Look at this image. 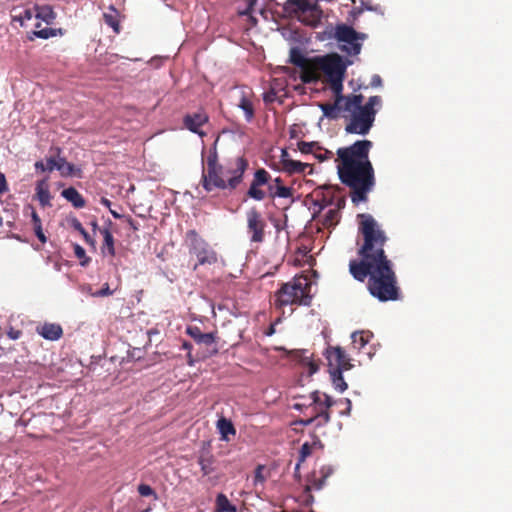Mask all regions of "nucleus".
Returning a JSON list of instances; mask_svg holds the SVG:
<instances>
[{
    "mask_svg": "<svg viewBox=\"0 0 512 512\" xmlns=\"http://www.w3.org/2000/svg\"><path fill=\"white\" fill-rule=\"evenodd\" d=\"M217 429H218L219 433L221 434L222 440H229V435L234 436L236 434V429H235L233 423L231 422V420H229L225 417H221L217 421Z\"/></svg>",
    "mask_w": 512,
    "mask_h": 512,
    "instance_id": "nucleus-29",
    "label": "nucleus"
},
{
    "mask_svg": "<svg viewBox=\"0 0 512 512\" xmlns=\"http://www.w3.org/2000/svg\"><path fill=\"white\" fill-rule=\"evenodd\" d=\"M340 220L338 209H330L324 216L323 225L326 227L335 226Z\"/></svg>",
    "mask_w": 512,
    "mask_h": 512,
    "instance_id": "nucleus-37",
    "label": "nucleus"
},
{
    "mask_svg": "<svg viewBox=\"0 0 512 512\" xmlns=\"http://www.w3.org/2000/svg\"><path fill=\"white\" fill-rule=\"evenodd\" d=\"M231 103L243 110L245 120L251 122L255 116L254 93L246 86L235 87L230 93Z\"/></svg>",
    "mask_w": 512,
    "mask_h": 512,
    "instance_id": "nucleus-10",
    "label": "nucleus"
},
{
    "mask_svg": "<svg viewBox=\"0 0 512 512\" xmlns=\"http://www.w3.org/2000/svg\"><path fill=\"white\" fill-rule=\"evenodd\" d=\"M346 204V198L343 195H340V192L338 190H333L331 188H328L326 192L323 194L322 198V206H328V205H334V209H338V212L340 213V210L345 207Z\"/></svg>",
    "mask_w": 512,
    "mask_h": 512,
    "instance_id": "nucleus-21",
    "label": "nucleus"
},
{
    "mask_svg": "<svg viewBox=\"0 0 512 512\" xmlns=\"http://www.w3.org/2000/svg\"><path fill=\"white\" fill-rule=\"evenodd\" d=\"M247 232L250 235V241L253 243H262L265 239L266 223L262 214L257 208L252 207L246 212Z\"/></svg>",
    "mask_w": 512,
    "mask_h": 512,
    "instance_id": "nucleus-12",
    "label": "nucleus"
},
{
    "mask_svg": "<svg viewBox=\"0 0 512 512\" xmlns=\"http://www.w3.org/2000/svg\"><path fill=\"white\" fill-rule=\"evenodd\" d=\"M216 512H237V507L230 503L227 496L219 493L216 497Z\"/></svg>",
    "mask_w": 512,
    "mask_h": 512,
    "instance_id": "nucleus-32",
    "label": "nucleus"
},
{
    "mask_svg": "<svg viewBox=\"0 0 512 512\" xmlns=\"http://www.w3.org/2000/svg\"><path fill=\"white\" fill-rule=\"evenodd\" d=\"M370 140H358L337 150V172L342 184L350 189L354 205L368 201V194L376 184L375 172L369 159Z\"/></svg>",
    "mask_w": 512,
    "mask_h": 512,
    "instance_id": "nucleus-2",
    "label": "nucleus"
},
{
    "mask_svg": "<svg viewBox=\"0 0 512 512\" xmlns=\"http://www.w3.org/2000/svg\"><path fill=\"white\" fill-rule=\"evenodd\" d=\"M182 349L190 351L192 349V344L187 341H184L182 344Z\"/></svg>",
    "mask_w": 512,
    "mask_h": 512,
    "instance_id": "nucleus-58",
    "label": "nucleus"
},
{
    "mask_svg": "<svg viewBox=\"0 0 512 512\" xmlns=\"http://www.w3.org/2000/svg\"><path fill=\"white\" fill-rule=\"evenodd\" d=\"M311 282L306 276L294 277L290 282L282 284L275 293L274 304L277 307L287 305L309 306L312 302Z\"/></svg>",
    "mask_w": 512,
    "mask_h": 512,
    "instance_id": "nucleus-5",
    "label": "nucleus"
},
{
    "mask_svg": "<svg viewBox=\"0 0 512 512\" xmlns=\"http://www.w3.org/2000/svg\"><path fill=\"white\" fill-rule=\"evenodd\" d=\"M318 66L327 76L330 88L334 93H340L343 90V77L346 71V65L340 55L333 53L318 59Z\"/></svg>",
    "mask_w": 512,
    "mask_h": 512,
    "instance_id": "nucleus-7",
    "label": "nucleus"
},
{
    "mask_svg": "<svg viewBox=\"0 0 512 512\" xmlns=\"http://www.w3.org/2000/svg\"><path fill=\"white\" fill-rule=\"evenodd\" d=\"M35 18L44 21L47 25L53 24L56 19V13L49 5L38 6L34 5Z\"/></svg>",
    "mask_w": 512,
    "mask_h": 512,
    "instance_id": "nucleus-26",
    "label": "nucleus"
},
{
    "mask_svg": "<svg viewBox=\"0 0 512 512\" xmlns=\"http://www.w3.org/2000/svg\"><path fill=\"white\" fill-rule=\"evenodd\" d=\"M101 203H102L104 206H106V207H110V205H111L110 200H108L107 198H102V199H101Z\"/></svg>",
    "mask_w": 512,
    "mask_h": 512,
    "instance_id": "nucleus-61",
    "label": "nucleus"
},
{
    "mask_svg": "<svg viewBox=\"0 0 512 512\" xmlns=\"http://www.w3.org/2000/svg\"><path fill=\"white\" fill-rule=\"evenodd\" d=\"M22 335V332L18 329H15L13 327H10L9 330L7 331V336L11 339V340H17L21 337Z\"/></svg>",
    "mask_w": 512,
    "mask_h": 512,
    "instance_id": "nucleus-47",
    "label": "nucleus"
},
{
    "mask_svg": "<svg viewBox=\"0 0 512 512\" xmlns=\"http://www.w3.org/2000/svg\"><path fill=\"white\" fill-rule=\"evenodd\" d=\"M111 214L113 215L114 218L116 219H119L121 218L122 216L120 214H118L116 211H113V210H110Z\"/></svg>",
    "mask_w": 512,
    "mask_h": 512,
    "instance_id": "nucleus-64",
    "label": "nucleus"
},
{
    "mask_svg": "<svg viewBox=\"0 0 512 512\" xmlns=\"http://www.w3.org/2000/svg\"><path fill=\"white\" fill-rule=\"evenodd\" d=\"M80 234L83 236L86 243L91 244V245L95 244V241L91 238V236L85 229Z\"/></svg>",
    "mask_w": 512,
    "mask_h": 512,
    "instance_id": "nucleus-55",
    "label": "nucleus"
},
{
    "mask_svg": "<svg viewBox=\"0 0 512 512\" xmlns=\"http://www.w3.org/2000/svg\"><path fill=\"white\" fill-rule=\"evenodd\" d=\"M71 226L79 233L83 232V230L85 229L77 218H73L71 220Z\"/></svg>",
    "mask_w": 512,
    "mask_h": 512,
    "instance_id": "nucleus-53",
    "label": "nucleus"
},
{
    "mask_svg": "<svg viewBox=\"0 0 512 512\" xmlns=\"http://www.w3.org/2000/svg\"><path fill=\"white\" fill-rule=\"evenodd\" d=\"M62 176H70L74 173V165L67 162L65 158L59 157L57 159V168Z\"/></svg>",
    "mask_w": 512,
    "mask_h": 512,
    "instance_id": "nucleus-38",
    "label": "nucleus"
},
{
    "mask_svg": "<svg viewBox=\"0 0 512 512\" xmlns=\"http://www.w3.org/2000/svg\"><path fill=\"white\" fill-rule=\"evenodd\" d=\"M323 444L317 436H313V440L311 442H305L302 444L299 450L298 462L295 466V473H297L300 469L301 464L310 457L315 450L322 449Z\"/></svg>",
    "mask_w": 512,
    "mask_h": 512,
    "instance_id": "nucleus-19",
    "label": "nucleus"
},
{
    "mask_svg": "<svg viewBox=\"0 0 512 512\" xmlns=\"http://www.w3.org/2000/svg\"><path fill=\"white\" fill-rule=\"evenodd\" d=\"M303 366L308 368L309 375H313L319 369V364L316 361L312 360V358L306 361V363Z\"/></svg>",
    "mask_w": 512,
    "mask_h": 512,
    "instance_id": "nucleus-44",
    "label": "nucleus"
},
{
    "mask_svg": "<svg viewBox=\"0 0 512 512\" xmlns=\"http://www.w3.org/2000/svg\"><path fill=\"white\" fill-rule=\"evenodd\" d=\"M256 0H252L247 8V10L243 14H248L252 10L253 5L255 4Z\"/></svg>",
    "mask_w": 512,
    "mask_h": 512,
    "instance_id": "nucleus-60",
    "label": "nucleus"
},
{
    "mask_svg": "<svg viewBox=\"0 0 512 512\" xmlns=\"http://www.w3.org/2000/svg\"><path fill=\"white\" fill-rule=\"evenodd\" d=\"M287 160H292V159L290 158L289 153L285 149H283L281 156H280V163L282 165V169L285 168V163Z\"/></svg>",
    "mask_w": 512,
    "mask_h": 512,
    "instance_id": "nucleus-54",
    "label": "nucleus"
},
{
    "mask_svg": "<svg viewBox=\"0 0 512 512\" xmlns=\"http://www.w3.org/2000/svg\"><path fill=\"white\" fill-rule=\"evenodd\" d=\"M138 493L143 497L152 496L155 500L158 498L157 493L154 489L147 484H140L137 488Z\"/></svg>",
    "mask_w": 512,
    "mask_h": 512,
    "instance_id": "nucleus-40",
    "label": "nucleus"
},
{
    "mask_svg": "<svg viewBox=\"0 0 512 512\" xmlns=\"http://www.w3.org/2000/svg\"><path fill=\"white\" fill-rule=\"evenodd\" d=\"M74 253L78 259H84L83 261H81V265L84 266L88 263L89 259L86 258V252L82 246H80L79 244H75L74 245Z\"/></svg>",
    "mask_w": 512,
    "mask_h": 512,
    "instance_id": "nucleus-42",
    "label": "nucleus"
},
{
    "mask_svg": "<svg viewBox=\"0 0 512 512\" xmlns=\"http://www.w3.org/2000/svg\"><path fill=\"white\" fill-rule=\"evenodd\" d=\"M29 209L31 210V219L33 227L39 224H42L41 219L35 209L32 206H29Z\"/></svg>",
    "mask_w": 512,
    "mask_h": 512,
    "instance_id": "nucleus-49",
    "label": "nucleus"
},
{
    "mask_svg": "<svg viewBox=\"0 0 512 512\" xmlns=\"http://www.w3.org/2000/svg\"><path fill=\"white\" fill-rule=\"evenodd\" d=\"M343 372L339 369H329L330 377L334 388L339 392H344L348 385L343 378Z\"/></svg>",
    "mask_w": 512,
    "mask_h": 512,
    "instance_id": "nucleus-31",
    "label": "nucleus"
},
{
    "mask_svg": "<svg viewBox=\"0 0 512 512\" xmlns=\"http://www.w3.org/2000/svg\"><path fill=\"white\" fill-rule=\"evenodd\" d=\"M61 196L70 202L74 208L80 209L86 205V200L74 187L64 189L61 192Z\"/></svg>",
    "mask_w": 512,
    "mask_h": 512,
    "instance_id": "nucleus-24",
    "label": "nucleus"
},
{
    "mask_svg": "<svg viewBox=\"0 0 512 512\" xmlns=\"http://www.w3.org/2000/svg\"><path fill=\"white\" fill-rule=\"evenodd\" d=\"M339 403L340 404H344L346 406L345 411H342L341 414L342 415H349L350 411H351V407H352L351 400L348 399V398H345L343 400H340Z\"/></svg>",
    "mask_w": 512,
    "mask_h": 512,
    "instance_id": "nucleus-50",
    "label": "nucleus"
},
{
    "mask_svg": "<svg viewBox=\"0 0 512 512\" xmlns=\"http://www.w3.org/2000/svg\"><path fill=\"white\" fill-rule=\"evenodd\" d=\"M216 462L215 457L210 453L202 454L198 458V464L204 476H208L216 471Z\"/></svg>",
    "mask_w": 512,
    "mask_h": 512,
    "instance_id": "nucleus-25",
    "label": "nucleus"
},
{
    "mask_svg": "<svg viewBox=\"0 0 512 512\" xmlns=\"http://www.w3.org/2000/svg\"><path fill=\"white\" fill-rule=\"evenodd\" d=\"M284 10L290 14L298 15L302 22L311 26L316 25L319 19L317 4L310 3L307 0H287L284 4Z\"/></svg>",
    "mask_w": 512,
    "mask_h": 512,
    "instance_id": "nucleus-9",
    "label": "nucleus"
},
{
    "mask_svg": "<svg viewBox=\"0 0 512 512\" xmlns=\"http://www.w3.org/2000/svg\"><path fill=\"white\" fill-rule=\"evenodd\" d=\"M45 166L47 167V171H53L54 169L57 168V159H55L54 157L47 158Z\"/></svg>",
    "mask_w": 512,
    "mask_h": 512,
    "instance_id": "nucleus-48",
    "label": "nucleus"
},
{
    "mask_svg": "<svg viewBox=\"0 0 512 512\" xmlns=\"http://www.w3.org/2000/svg\"><path fill=\"white\" fill-rule=\"evenodd\" d=\"M264 467L262 465H258L255 469L254 473V483H263L265 481V477L263 476Z\"/></svg>",
    "mask_w": 512,
    "mask_h": 512,
    "instance_id": "nucleus-45",
    "label": "nucleus"
},
{
    "mask_svg": "<svg viewBox=\"0 0 512 512\" xmlns=\"http://www.w3.org/2000/svg\"><path fill=\"white\" fill-rule=\"evenodd\" d=\"M310 397L312 399L314 416L318 419L317 427L326 425L331 420L330 408L336 401L328 394L319 391L312 392Z\"/></svg>",
    "mask_w": 512,
    "mask_h": 512,
    "instance_id": "nucleus-11",
    "label": "nucleus"
},
{
    "mask_svg": "<svg viewBox=\"0 0 512 512\" xmlns=\"http://www.w3.org/2000/svg\"><path fill=\"white\" fill-rule=\"evenodd\" d=\"M103 236V244L101 247L103 254H108L111 257L115 256L114 237L109 229L104 228L100 230Z\"/></svg>",
    "mask_w": 512,
    "mask_h": 512,
    "instance_id": "nucleus-30",
    "label": "nucleus"
},
{
    "mask_svg": "<svg viewBox=\"0 0 512 512\" xmlns=\"http://www.w3.org/2000/svg\"><path fill=\"white\" fill-rule=\"evenodd\" d=\"M317 422H318V419L317 417H315L314 415L311 416L310 418L308 419H301L299 421L300 424L304 425V426H308V425H311V424H315V426L317 427Z\"/></svg>",
    "mask_w": 512,
    "mask_h": 512,
    "instance_id": "nucleus-52",
    "label": "nucleus"
},
{
    "mask_svg": "<svg viewBox=\"0 0 512 512\" xmlns=\"http://www.w3.org/2000/svg\"><path fill=\"white\" fill-rule=\"evenodd\" d=\"M372 334L370 332H354L351 335L352 345L354 349L361 350L370 341Z\"/></svg>",
    "mask_w": 512,
    "mask_h": 512,
    "instance_id": "nucleus-33",
    "label": "nucleus"
},
{
    "mask_svg": "<svg viewBox=\"0 0 512 512\" xmlns=\"http://www.w3.org/2000/svg\"><path fill=\"white\" fill-rule=\"evenodd\" d=\"M333 156V153L327 149H323L322 151H317L314 154V157L319 160V162H323L325 160L330 159Z\"/></svg>",
    "mask_w": 512,
    "mask_h": 512,
    "instance_id": "nucleus-43",
    "label": "nucleus"
},
{
    "mask_svg": "<svg viewBox=\"0 0 512 512\" xmlns=\"http://www.w3.org/2000/svg\"><path fill=\"white\" fill-rule=\"evenodd\" d=\"M35 168H36V170H40L42 172L47 171V167L45 166V164L42 161H37L35 163Z\"/></svg>",
    "mask_w": 512,
    "mask_h": 512,
    "instance_id": "nucleus-56",
    "label": "nucleus"
},
{
    "mask_svg": "<svg viewBox=\"0 0 512 512\" xmlns=\"http://www.w3.org/2000/svg\"><path fill=\"white\" fill-rule=\"evenodd\" d=\"M186 333L199 345L211 346L217 340V333H203L197 326H188Z\"/></svg>",
    "mask_w": 512,
    "mask_h": 512,
    "instance_id": "nucleus-18",
    "label": "nucleus"
},
{
    "mask_svg": "<svg viewBox=\"0 0 512 512\" xmlns=\"http://www.w3.org/2000/svg\"><path fill=\"white\" fill-rule=\"evenodd\" d=\"M334 94V103L319 104V107L322 110L324 116L329 119H337L340 115V112H343V105L346 103V96H344L342 92Z\"/></svg>",
    "mask_w": 512,
    "mask_h": 512,
    "instance_id": "nucleus-17",
    "label": "nucleus"
},
{
    "mask_svg": "<svg viewBox=\"0 0 512 512\" xmlns=\"http://www.w3.org/2000/svg\"><path fill=\"white\" fill-rule=\"evenodd\" d=\"M103 19L105 24L111 27L115 33L120 32V23L117 18V11L115 9H112V13H104Z\"/></svg>",
    "mask_w": 512,
    "mask_h": 512,
    "instance_id": "nucleus-35",
    "label": "nucleus"
},
{
    "mask_svg": "<svg viewBox=\"0 0 512 512\" xmlns=\"http://www.w3.org/2000/svg\"><path fill=\"white\" fill-rule=\"evenodd\" d=\"M269 196L271 198L279 197V198H290L293 196V189L291 187H286L284 185H277L275 187V192H272V184L268 185Z\"/></svg>",
    "mask_w": 512,
    "mask_h": 512,
    "instance_id": "nucleus-34",
    "label": "nucleus"
},
{
    "mask_svg": "<svg viewBox=\"0 0 512 512\" xmlns=\"http://www.w3.org/2000/svg\"><path fill=\"white\" fill-rule=\"evenodd\" d=\"M274 185H275V187H276L277 185H283V184H282V180H281V178H280V177H277V178H275V179H274Z\"/></svg>",
    "mask_w": 512,
    "mask_h": 512,
    "instance_id": "nucleus-63",
    "label": "nucleus"
},
{
    "mask_svg": "<svg viewBox=\"0 0 512 512\" xmlns=\"http://www.w3.org/2000/svg\"><path fill=\"white\" fill-rule=\"evenodd\" d=\"M357 219L363 244L358 250L361 259L349 262L350 274L360 282L368 278L367 289L379 301L399 300L397 276L384 250L388 240L385 231L371 214L360 213Z\"/></svg>",
    "mask_w": 512,
    "mask_h": 512,
    "instance_id": "nucleus-1",
    "label": "nucleus"
},
{
    "mask_svg": "<svg viewBox=\"0 0 512 512\" xmlns=\"http://www.w3.org/2000/svg\"><path fill=\"white\" fill-rule=\"evenodd\" d=\"M36 237L41 241V243H46L47 238L43 232L42 224L36 225L33 227Z\"/></svg>",
    "mask_w": 512,
    "mask_h": 512,
    "instance_id": "nucleus-46",
    "label": "nucleus"
},
{
    "mask_svg": "<svg viewBox=\"0 0 512 512\" xmlns=\"http://www.w3.org/2000/svg\"><path fill=\"white\" fill-rule=\"evenodd\" d=\"M362 94H349L346 96V103L343 105V117L349 121L345 131L350 134L366 135L369 133L375 121L376 107H380L382 99L380 96H371L363 104Z\"/></svg>",
    "mask_w": 512,
    "mask_h": 512,
    "instance_id": "nucleus-4",
    "label": "nucleus"
},
{
    "mask_svg": "<svg viewBox=\"0 0 512 512\" xmlns=\"http://www.w3.org/2000/svg\"><path fill=\"white\" fill-rule=\"evenodd\" d=\"M325 357L328 361L329 369H339L348 371L353 368L351 358L341 346H329L326 349Z\"/></svg>",
    "mask_w": 512,
    "mask_h": 512,
    "instance_id": "nucleus-13",
    "label": "nucleus"
},
{
    "mask_svg": "<svg viewBox=\"0 0 512 512\" xmlns=\"http://www.w3.org/2000/svg\"><path fill=\"white\" fill-rule=\"evenodd\" d=\"M36 331L44 339L51 341L58 340L63 334L62 327L55 323H45L41 326H37Z\"/></svg>",
    "mask_w": 512,
    "mask_h": 512,
    "instance_id": "nucleus-23",
    "label": "nucleus"
},
{
    "mask_svg": "<svg viewBox=\"0 0 512 512\" xmlns=\"http://www.w3.org/2000/svg\"><path fill=\"white\" fill-rule=\"evenodd\" d=\"M298 149L304 154H315L317 151H322V147L317 142H298Z\"/></svg>",
    "mask_w": 512,
    "mask_h": 512,
    "instance_id": "nucleus-36",
    "label": "nucleus"
},
{
    "mask_svg": "<svg viewBox=\"0 0 512 512\" xmlns=\"http://www.w3.org/2000/svg\"><path fill=\"white\" fill-rule=\"evenodd\" d=\"M14 14L12 15V19L14 22H18L21 27L26 26V22L32 20L35 17V9L34 6L32 8H21L13 9Z\"/></svg>",
    "mask_w": 512,
    "mask_h": 512,
    "instance_id": "nucleus-28",
    "label": "nucleus"
},
{
    "mask_svg": "<svg viewBox=\"0 0 512 512\" xmlns=\"http://www.w3.org/2000/svg\"><path fill=\"white\" fill-rule=\"evenodd\" d=\"M35 30L30 31L27 33V39L29 41H34L35 38H41V39H49L51 37L55 36H62L63 35V29L62 28H43L41 29V23L37 22L35 25Z\"/></svg>",
    "mask_w": 512,
    "mask_h": 512,
    "instance_id": "nucleus-22",
    "label": "nucleus"
},
{
    "mask_svg": "<svg viewBox=\"0 0 512 512\" xmlns=\"http://www.w3.org/2000/svg\"><path fill=\"white\" fill-rule=\"evenodd\" d=\"M35 198L39 201L41 207H51L52 195L47 179L37 181L35 188Z\"/></svg>",
    "mask_w": 512,
    "mask_h": 512,
    "instance_id": "nucleus-20",
    "label": "nucleus"
},
{
    "mask_svg": "<svg viewBox=\"0 0 512 512\" xmlns=\"http://www.w3.org/2000/svg\"><path fill=\"white\" fill-rule=\"evenodd\" d=\"M381 83V78L379 76H375L372 80V85H379Z\"/></svg>",
    "mask_w": 512,
    "mask_h": 512,
    "instance_id": "nucleus-59",
    "label": "nucleus"
},
{
    "mask_svg": "<svg viewBox=\"0 0 512 512\" xmlns=\"http://www.w3.org/2000/svg\"><path fill=\"white\" fill-rule=\"evenodd\" d=\"M218 138L207 149L202 150V172L200 184L210 193L214 190H236L243 182L244 174L249 167L245 156L229 159L224 165L219 162L217 151Z\"/></svg>",
    "mask_w": 512,
    "mask_h": 512,
    "instance_id": "nucleus-3",
    "label": "nucleus"
},
{
    "mask_svg": "<svg viewBox=\"0 0 512 512\" xmlns=\"http://www.w3.org/2000/svg\"><path fill=\"white\" fill-rule=\"evenodd\" d=\"M8 190L7 181L5 175L0 172V195Z\"/></svg>",
    "mask_w": 512,
    "mask_h": 512,
    "instance_id": "nucleus-51",
    "label": "nucleus"
},
{
    "mask_svg": "<svg viewBox=\"0 0 512 512\" xmlns=\"http://www.w3.org/2000/svg\"><path fill=\"white\" fill-rule=\"evenodd\" d=\"M330 38L339 45V49L349 56H357L362 49V42L367 39V34L357 32L352 26L344 23L337 24Z\"/></svg>",
    "mask_w": 512,
    "mask_h": 512,
    "instance_id": "nucleus-6",
    "label": "nucleus"
},
{
    "mask_svg": "<svg viewBox=\"0 0 512 512\" xmlns=\"http://www.w3.org/2000/svg\"><path fill=\"white\" fill-rule=\"evenodd\" d=\"M209 116L204 109H199L194 113H188L183 117V125L192 133L204 137L206 133L201 130V127L208 123Z\"/></svg>",
    "mask_w": 512,
    "mask_h": 512,
    "instance_id": "nucleus-16",
    "label": "nucleus"
},
{
    "mask_svg": "<svg viewBox=\"0 0 512 512\" xmlns=\"http://www.w3.org/2000/svg\"><path fill=\"white\" fill-rule=\"evenodd\" d=\"M306 169H309L308 174H312L313 169L310 164L292 159L286 161L283 171L288 174H304Z\"/></svg>",
    "mask_w": 512,
    "mask_h": 512,
    "instance_id": "nucleus-27",
    "label": "nucleus"
},
{
    "mask_svg": "<svg viewBox=\"0 0 512 512\" xmlns=\"http://www.w3.org/2000/svg\"><path fill=\"white\" fill-rule=\"evenodd\" d=\"M98 294L101 296L110 294L109 288L101 290Z\"/></svg>",
    "mask_w": 512,
    "mask_h": 512,
    "instance_id": "nucleus-62",
    "label": "nucleus"
},
{
    "mask_svg": "<svg viewBox=\"0 0 512 512\" xmlns=\"http://www.w3.org/2000/svg\"><path fill=\"white\" fill-rule=\"evenodd\" d=\"M331 473H332V469L330 467H322V469H321L322 477L313 483V486L315 487V489H317V490L321 489L325 483L326 478Z\"/></svg>",
    "mask_w": 512,
    "mask_h": 512,
    "instance_id": "nucleus-41",
    "label": "nucleus"
},
{
    "mask_svg": "<svg viewBox=\"0 0 512 512\" xmlns=\"http://www.w3.org/2000/svg\"><path fill=\"white\" fill-rule=\"evenodd\" d=\"M185 242L189 248V253L196 256L198 265L215 264L218 260L217 253L212 249L208 242L203 239L196 230H188L185 234Z\"/></svg>",
    "mask_w": 512,
    "mask_h": 512,
    "instance_id": "nucleus-8",
    "label": "nucleus"
},
{
    "mask_svg": "<svg viewBox=\"0 0 512 512\" xmlns=\"http://www.w3.org/2000/svg\"><path fill=\"white\" fill-rule=\"evenodd\" d=\"M127 221H128L129 226H130L134 231L138 230V225H137V223H136V221H135V220H133L131 217H129Z\"/></svg>",
    "mask_w": 512,
    "mask_h": 512,
    "instance_id": "nucleus-57",
    "label": "nucleus"
},
{
    "mask_svg": "<svg viewBox=\"0 0 512 512\" xmlns=\"http://www.w3.org/2000/svg\"><path fill=\"white\" fill-rule=\"evenodd\" d=\"M289 62L301 68V78L304 82H311L315 79V73L310 67L309 60L306 58L299 47H292L290 49Z\"/></svg>",
    "mask_w": 512,
    "mask_h": 512,
    "instance_id": "nucleus-15",
    "label": "nucleus"
},
{
    "mask_svg": "<svg viewBox=\"0 0 512 512\" xmlns=\"http://www.w3.org/2000/svg\"><path fill=\"white\" fill-rule=\"evenodd\" d=\"M292 356L300 364L304 365L312 357V354L307 350H295L292 352Z\"/></svg>",
    "mask_w": 512,
    "mask_h": 512,
    "instance_id": "nucleus-39",
    "label": "nucleus"
},
{
    "mask_svg": "<svg viewBox=\"0 0 512 512\" xmlns=\"http://www.w3.org/2000/svg\"><path fill=\"white\" fill-rule=\"evenodd\" d=\"M271 180L270 173L264 168H259L255 171L253 180L246 193L247 197L256 201H262L266 197V193L261 189L264 185H269Z\"/></svg>",
    "mask_w": 512,
    "mask_h": 512,
    "instance_id": "nucleus-14",
    "label": "nucleus"
}]
</instances>
